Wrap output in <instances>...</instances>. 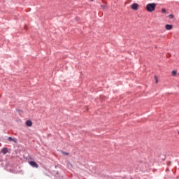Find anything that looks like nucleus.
<instances>
[{"mask_svg": "<svg viewBox=\"0 0 179 179\" xmlns=\"http://www.w3.org/2000/svg\"><path fill=\"white\" fill-rule=\"evenodd\" d=\"M1 152L2 153H3V155H6V153H8V148H3Z\"/></svg>", "mask_w": 179, "mask_h": 179, "instance_id": "423d86ee", "label": "nucleus"}, {"mask_svg": "<svg viewBox=\"0 0 179 179\" xmlns=\"http://www.w3.org/2000/svg\"><path fill=\"white\" fill-rule=\"evenodd\" d=\"M13 142H15V143H17V141L16 138H13Z\"/></svg>", "mask_w": 179, "mask_h": 179, "instance_id": "f8f14e48", "label": "nucleus"}, {"mask_svg": "<svg viewBox=\"0 0 179 179\" xmlns=\"http://www.w3.org/2000/svg\"><path fill=\"white\" fill-rule=\"evenodd\" d=\"M162 13H166V9L165 8H162Z\"/></svg>", "mask_w": 179, "mask_h": 179, "instance_id": "ddd939ff", "label": "nucleus"}, {"mask_svg": "<svg viewBox=\"0 0 179 179\" xmlns=\"http://www.w3.org/2000/svg\"><path fill=\"white\" fill-rule=\"evenodd\" d=\"M156 9V3H148L146 6V10L148 12H153Z\"/></svg>", "mask_w": 179, "mask_h": 179, "instance_id": "f257e3e1", "label": "nucleus"}, {"mask_svg": "<svg viewBox=\"0 0 179 179\" xmlns=\"http://www.w3.org/2000/svg\"><path fill=\"white\" fill-rule=\"evenodd\" d=\"M131 9H133V10H138V8H139V4L136 3H134L131 6Z\"/></svg>", "mask_w": 179, "mask_h": 179, "instance_id": "f03ea898", "label": "nucleus"}, {"mask_svg": "<svg viewBox=\"0 0 179 179\" xmlns=\"http://www.w3.org/2000/svg\"><path fill=\"white\" fill-rule=\"evenodd\" d=\"M8 141H10V142L13 141V138L12 137H8Z\"/></svg>", "mask_w": 179, "mask_h": 179, "instance_id": "9b49d317", "label": "nucleus"}, {"mask_svg": "<svg viewBox=\"0 0 179 179\" xmlns=\"http://www.w3.org/2000/svg\"><path fill=\"white\" fill-rule=\"evenodd\" d=\"M156 83H159V80L157 79V76H154Z\"/></svg>", "mask_w": 179, "mask_h": 179, "instance_id": "6e6552de", "label": "nucleus"}, {"mask_svg": "<svg viewBox=\"0 0 179 179\" xmlns=\"http://www.w3.org/2000/svg\"><path fill=\"white\" fill-rule=\"evenodd\" d=\"M165 28H166V30H171V29H173V25H171V24H166L165 26Z\"/></svg>", "mask_w": 179, "mask_h": 179, "instance_id": "39448f33", "label": "nucleus"}, {"mask_svg": "<svg viewBox=\"0 0 179 179\" xmlns=\"http://www.w3.org/2000/svg\"><path fill=\"white\" fill-rule=\"evenodd\" d=\"M91 1H94V0H91Z\"/></svg>", "mask_w": 179, "mask_h": 179, "instance_id": "4468645a", "label": "nucleus"}, {"mask_svg": "<svg viewBox=\"0 0 179 179\" xmlns=\"http://www.w3.org/2000/svg\"><path fill=\"white\" fill-rule=\"evenodd\" d=\"M29 164L32 167H35L36 169H38V164H37V163H36V162L31 161V162H29Z\"/></svg>", "mask_w": 179, "mask_h": 179, "instance_id": "7ed1b4c3", "label": "nucleus"}, {"mask_svg": "<svg viewBox=\"0 0 179 179\" xmlns=\"http://www.w3.org/2000/svg\"><path fill=\"white\" fill-rule=\"evenodd\" d=\"M62 155H64L66 156H69V153H68V152H65L64 151H62Z\"/></svg>", "mask_w": 179, "mask_h": 179, "instance_id": "9d476101", "label": "nucleus"}, {"mask_svg": "<svg viewBox=\"0 0 179 179\" xmlns=\"http://www.w3.org/2000/svg\"><path fill=\"white\" fill-rule=\"evenodd\" d=\"M27 127H31L33 125V122L31 120H27L26 122Z\"/></svg>", "mask_w": 179, "mask_h": 179, "instance_id": "20e7f679", "label": "nucleus"}, {"mask_svg": "<svg viewBox=\"0 0 179 179\" xmlns=\"http://www.w3.org/2000/svg\"><path fill=\"white\" fill-rule=\"evenodd\" d=\"M169 19H174V15H173V14H170V15H169Z\"/></svg>", "mask_w": 179, "mask_h": 179, "instance_id": "1a4fd4ad", "label": "nucleus"}, {"mask_svg": "<svg viewBox=\"0 0 179 179\" xmlns=\"http://www.w3.org/2000/svg\"><path fill=\"white\" fill-rule=\"evenodd\" d=\"M171 74H172V76H176V75H177V71L173 70L172 71Z\"/></svg>", "mask_w": 179, "mask_h": 179, "instance_id": "0eeeda50", "label": "nucleus"}]
</instances>
